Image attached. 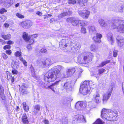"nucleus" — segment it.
Segmentation results:
<instances>
[{"label":"nucleus","mask_w":124,"mask_h":124,"mask_svg":"<svg viewBox=\"0 0 124 124\" xmlns=\"http://www.w3.org/2000/svg\"><path fill=\"white\" fill-rule=\"evenodd\" d=\"M64 69V68L61 65H58L53 67L45 75L44 80L48 82L54 81L57 78L61 76L60 71L63 70Z\"/></svg>","instance_id":"1"},{"label":"nucleus","mask_w":124,"mask_h":124,"mask_svg":"<svg viewBox=\"0 0 124 124\" xmlns=\"http://www.w3.org/2000/svg\"><path fill=\"white\" fill-rule=\"evenodd\" d=\"M117 112L110 109L103 108L101 112V117L104 120L108 121H114L117 119Z\"/></svg>","instance_id":"2"},{"label":"nucleus","mask_w":124,"mask_h":124,"mask_svg":"<svg viewBox=\"0 0 124 124\" xmlns=\"http://www.w3.org/2000/svg\"><path fill=\"white\" fill-rule=\"evenodd\" d=\"M96 86L95 84L93 83L92 81H85L80 86V91L84 95L89 93L90 88H94Z\"/></svg>","instance_id":"3"},{"label":"nucleus","mask_w":124,"mask_h":124,"mask_svg":"<svg viewBox=\"0 0 124 124\" xmlns=\"http://www.w3.org/2000/svg\"><path fill=\"white\" fill-rule=\"evenodd\" d=\"M112 29L117 28V31L120 33H124V21L118 19L116 20L111 25Z\"/></svg>","instance_id":"4"},{"label":"nucleus","mask_w":124,"mask_h":124,"mask_svg":"<svg viewBox=\"0 0 124 124\" xmlns=\"http://www.w3.org/2000/svg\"><path fill=\"white\" fill-rule=\"evenodd\" d=\"M114 87V84H111L109 87L107 92L103 94L102 100L103 104L105 103L109 98L111 95Z\"/></svg>","instance_id":"5"},{"label":"nucleus","mask_w":124,"mask_h":124,"mask_svg":"<svg viewBox=\"0 0 124 124\" xmlns=\"http://www.w3.org/2000/svg\"><path fill=\"white\" fill-rule=\"evenodd\" d=\"M82 54L83 60H84L83 64H86L90 62L92 60V54L90 52L83 53Z\"/></svg>","instance_id":"6"},{"label":"nucleus","mask_w":124,"mask_h":124,"mask_svg":"<svg viewBox=\"0 0 124 124\" xmlns=\"http://www.w3.org/2000/svg\"><path fill=\"white\" fill-rule=\"evenodd\" d=\"M82 54L83 60H84L83 64H86L90 62L92 60V54L90 52L83 53Z\"/></svg>","instance_id":"7"},{"label":"nucleus","mask_w":124,"mask_h":124,"mask_svg":"<svg viewBox=\"0 0 124 124\" xmlns=\"http://www.w3.org/2000/svg\"><path fill=\"white\" fill-rule=\"evenodd\" d=\"M19 25L24 29H28L32 25V22L30 20L23 21L20 23Z\"/></svg>","instance_id":"8"},{"label":"nucleus","mask_w":124,"mask_h":124,"mask_svg":"<svg viewBox=\"0 0 124 124\" xmlns=\"http://www.w3.org/2000/svg\"><path fill=\"white\" fill-rule=\"evenodd\" d=\"M69 3L70 4H74L77 3L79 4L80 5L83 6H85L86 4V2L88 0H68Z\"/></svg>","instance_id":"9"},{"label":"nucleus","mask_w":124,"mask_h":124,"mask_svg":"<svg viewBox=\"0 0 124 124\" xmlns=\"http://www.w3.org/2000/svg\"><path fill=\"white\" fill-rule=\"evenodd\" d=\"M90 12L88 10H83L82 11H79L78 12L79 15L84 18H87L89 16Z\"/></svg>","instance_id":"10"},{"label":"nucleus","mask_w":124,"mask_h":124,"mask_svg":"<svg viewBox=\"0 0 124 124\" xmlns=\"http://www.w3.org/2000/svg\"><path fill=\"white\" fill-rule=\"evenodd\" d=\"M72 13L71 10L70 9L67 8L63 12L59 14L58 15V17L59 18H61L66 16L70 15Z\"/></svg>","instance_id":"11"},{"label":"nucleus","mask_w":124,"mask_h":124,"mask_svg":"<svg viewBox=\"0 0 124 124\" xmlns=\"http://www.w3.org/2000/svg\"><path fill=\"white\" fill-rule=\"evenodd\" d=\"M64 89L67 91H71L72 89V87L70 81H67L64 83L63 86Z\"/></svg>","instance_id":"12"},{"label":"nucleus","mask_w":124,"mask_h":124,"mask_svg":"<svg viewBox=\"0 0 124 124\" xmlns=\"http://www.w3.org/2000/svg\"><path fill=\"white\" fill-rule=\"evenodd\" d=\"M75 69L74 67H71L68 69L66 70L65 77H69L71 76L75 72Z\"/></svg>","instance_id":"13"},{"label":"nucleus","mask_w":124,"mask_h":124,"mask_svg":"<svg viewBox=\"0 0 124 124\" xmlns=\"http://www.w3.org/2000/svg\"><path fill=\"white\" fill-rule=\"evenodd\" d=\"M116 42L119 46H122L124 44V39L122 36H118L116 38Z\"/></svg>","instance_id":"14"},{"label":"nucleus","mask_w":124,"mask_h":124,"mask_svg":"<svg viewBox=\"0 0 124 124\" xmlns=\"http://www.w3.org/2000/svg\"><path fill=\"white\" fill-rule=\"evenodd\" d=\"M76 120L80 122L85 123L86 122V120L84 116L82 115H77L74 116Z\"/></svg>","instance_id":"15"},{"label":"nucleus","mask_w":124,"mask_h":124,"mask_svg":"<svg viewBox=\"0 0 124 124\" xmlns=\"http://www.w3.org/2000/svg\"><path fill=\"white\" fill-rule=\"evenodd\" d=\"M93 101L97 103H99L100 102V94L98 93L94 94L93 95Z\"/></svg>","instance_id":"16"},{"label":"nucleus","mask_w":124,"mask_h":124,"mask_svg":"<svg viewBox=\"0 0 124 124\" xmlns=\"http://www.w3.org/2000/svg\"><path fill=\"white\" fill-rule=\"evenodd\" d=\"M86 105V102L79 101L77 103L75 107L76 108L79 109H80L82 107H83V108L85 107Z\"/></svg>","instance_id":"17"},{"label":"nucleus","mask_w":124,"mask_h":124,"mask_svg":"<svg viewBox=\"0 0 124 124\" xmlns=\"http://www.w3.org/2000/svg\"><path fill=\"white\" fill-rule=\"evenodd\" d=\"M105 70L103 68L99 69L97 71H95L93 73V75L95 77H97L101 75L103 73L105 72Z\"/></svg>","instance_id":"18"},{"label":"nucleus","mask_w":124,"mask_h":124,"mask_svg":"<svg viewBox=\"0 0 124 124\" xmlns=\"http://www.w3.org/2000/svg\"><path fill=\"white\" fill-rule=\"evenodd\" d=\"M107 40L112 45L113 44L114 39L113 38V36L112 34L111 33H108L107 36Z\"/></svg>","instance_id":"19"},{"label":"nucleus","mask_w":124,"mask_h":124,"mask_svg":"<svg viewBox=\"0 0 124 124\" xmlns=\"http://www.w3.org/2000/svg\"><path fill=\"white\" fill-rule=\"evenodd\" d=\"M4 92L3 87L2 85H0V97L2 100H5L6 97L4 94Z\"/></svg>","instance_id":"20"},{"label":"nucleus","mask_w":124,"mask_h":124,"mask_svg":"<svg viewBox=\"0 0 124 124\" xmlns=\"http://www.w3.org/2000/svg\"><path fill=\"white\" fill-rule=\"evenodd\" d=\"M41 107L40 105L39 104H37L34 106L33 112L35 114L37 113L40 110Z\"/></svg>","instance_id":"21"},{"label":"nucleus","mask_w":124,"mask_h":124,"mask_svg":"<svg viewBox=\"0 0 124 124\" xmlns=\"http://www.w3.org/2000/svg\"><path fill=\"white\" fill-rule=\"evenodd\" d=\"M21 119L22 121L24 124H26L29 123V122L26 114H24L23 115Z\"/></svg>","instance_id":"22"},{"label":"nucleus","mask_w":124,"mask_h":124,"mask_svg":"<svg viewBox=\"0 0 124 124\" xmlns=\"http://www.w3.org/2000/svg\"><path fill=\"white\" fill-rule=\"evenodd\" d=\"M20 90L21 93L22 94H26L29 93L27 90L26 88L23 85H22V88L20 89Z\"/></svg>","instance_id":"23"},{"label":"nucleus","mask_w":124,"mask_h":124,"mask_svg":"<svg viewBox=\"0 0 124 124\" xmlns=\"http://www.w3.org/2000/svg\"><path fill=\"white\" fill-rule=\"evenodd\" d=\"M65 40L63 39L60 41L59 43V47L62 48H65L67 47L68 45L66 44Z\"/></svg>","instance_id":"24"},{"label":"nucleus","mask_w":124,"mask_h":124,"mask_svg":"<svg viewBox=\"0 0 124 124\" xmlns=\"http://www.w3.org/2000/svg\"><path fill=\"white\" fill-rule=\"evenodd\" d=\"M98 21L101 26L105 27L107 25L106 23L102 19H99L98 20Z\"/></svg>","instance_id":"25"},{"label":"nucleus","mask_w":124,"mask_h":124,"mask_svg":"<svg viewBox=\"0 0 124 124\" xmlns=\"http://www.w3.org/2000/svg\"><path fill=\"white\" fill-rule=\"evenodd\" d=\"M88 29L89 32L91 33H95L96 32L95 28L94 26H89Z\"/></svg>","instance_id":"26"},{"label":"nucleus","mask_w":124,"mask_h":124,"mask_svg":"<svg viewBox=\"0 0 124 124\" xmlns=\"http://www.w3.org/2000/svg\"><path fill=\"white\" fill-rule=\"evenodd\" d=\"M31 74L32 76L34 78L36 77L35 70L33 66L31 65L30 68Z\"/></svg>","instance_id":"27"},{"label":"nucleus","mask_w":124,"mask_h":124,"mask_svg":"<svg viewBox=\"0 0 124 124\" xmlns=\"http://www.w3.org/2000/svg\"><path fill=\"white\" fill-rule=\"evenodd\" d=\"M42 83L41 84H40V85L43 88H46V89H48L50 88L52 90H53V85H49L47 86H46V85L45 84H42V81L41 82Z\"/></svg>","instance_id":"28"},{"label":"nucleus","mask_w":124,"mask_h":124,"mask_svg":"<svg viewBox=\"0 0 124 124\" xmlns=\"http://www.w3.org/2000/svg\"><path fill=\"white\" fill-rule=\"evenodd\" d=\"M110 62V60H107L105 61L102 62L97 67H101L104 66L106 64L109 63Z\"/></svg>","instance_id":"29"},{"label":"nucleus","mask_w":124,"mask_h":124,"mask_svg":"<svg viewBox=\"0 0 124 124\" xmlns=\"http://www.w3.org/2000/svg\"><path fill=\"white\" fill-rule=\"evenodd\" d=\"M82 57V54H80L78 57L77 62L83 64L84 60H83L82 57Z\"/></svg>","instance_id":"30"},{"label":"nucleus","mask_w":124,"mask_h":124,"mask_svg":"<svg viewBox=\"0 0 124 124\" xmlns=\"http://www.w3.org/2000/svg\"><path fill=\"white\" fill-rule=\"evenodd\" d=\"M23 37L24 39L26 41L30 39V36H28L27 34L25 32L23 33Z\"/></svg>","instance_id":"31"},{"label":"nucleus","mask_w":124,"mask_h":124,"mask_svg":"<svg viewBox=\"0 0 124 124\" xmlns=\"http://www.w3.org/2000/svg\"><path fill=\"white\" fill-rule=\"evenodd\" d=\"M38 63L39 65L41 67H46L44 61L42 60H39L38 62Z\"/></svg>","instance_id":"32"},{"label":"nucleus","mask_w":124,"mask_h":124,"mask_svg":"<svg viewBox=\"0 0 124 124\" xmlns=\"http://www.w3.org/2000/svg\"><path fill=\"white\" fill-rule=\"evenodd\" d=\"M44 61L46 66L50 65L52 63L51 60L49 59H47Z\"/></svg>","instance_id":"33"},{"label":"nucleus","mask_w":124,"mask_h":124,"mask_svg":"<svg viewBox=\"0 0 124 124\" xmlns=\"http://www.w3.org/2000/svg\"><path fill=\"white\" fill-rule=\"evenodd\" d=\"M74 20L73 21L72 23V24L73 25L79 26L78 23H79V21L78 20H76L75 18H74Z\"/></svg>","instance_id":"34"},{"label":"nucleus","mask_w":124,"mask_h":124,"mask_svg":"<svg viewBox=\"0 0 124 124\" xmlns=\"http://www.w3.org/2000/svg\"><path fill=\"white\" fill-rule=\"evenodd\" d=\"M11 37V35L10 34H8L7 35H4L1 36L5 40L10 39Z\"/></svg>","instance_id":"35"},{"label":"nucleus","mask_w":124,"mask_h":124,"mask_svg":"<svg viewBox=\"0 0 124 124\" xmlns=\"http://www.w3.org/2000/svg\"><path fill=\"white\" fill-rule=\"evenodd\" d=\"M24 110L26 112H28L29 110V108L28 106L26 105V102H24L23 103Z\"/></svg>","instance_id":"36"},{"label":"nucleus","mask_w":124,"mask_h":124,"mask_svg":"<svg viewBox=\"0 0 124 124\" xmlns=\"http://www.w3.org/2000/svg\"><path fill=\"white\" fill-rule=\"evenodd\" d=\"M90 48L91 51H95L97 49L96 46L94 44L90 46Z\"/></svg>","instance_id":"37"},{"label":"nucleus","mask_w":124,"mask_h":124,"mask_svg":"<svg viewBox=\"0 0 124 124\" xmlns=\"http://www.w3.org/2000/svg\"><path fill=\"white\" fill-rule=\"evenodd\" d=\"M103 122L100 119H98L93 124H103Z\"/></svg>","instance_id":"38"},{"label":"nucleus","mask_w":124,"mask_h":124,"mask_svg":"<svg viewBox=\"0 0 124 124\" xmlns=\"http://www.w3.org/2000/svg\"><path fill=\"white\" fill-rule=\"evenodd\" d=\"M15 2V0H7L6 3L7 4H8L9 6L11 5Z\"/></svg>","instance_id":"39"},{"label":"nucleus","mask_w":124,"mask_h":124,"mask_svg":"<svg viewBox=\"0 0 124 124\" xmlns=\"http://www.w3.org/2000/svg\"><path fill=\"white\" fill-rule=\"evenodd\" d=\"M93 40L96 42L99 43L101 41V39L97 37L96 36L94 37L93 38Z\"/></svg>","instance_id":"40"},{"label":"nucleus","mask_w":124,"mask_h":124,"mask_svg":"<svg viewBox=\"0 0 124 124\" xmlns=\"http://www.w3.org/2000/svg\"><path fill=\"white\" fill-rule=\"evenodd\" d=\"M20 60L24 64V65L25 66H27V62L25 60H24L23 58L21 57L20 56L19 57Z\"/></svg>","instance_id":"41"},{"label":"nucleus","mask_w":124,"mask_h":124,"mask_svg":"<svg viewBox=\"0 0 124 124\" xmlns=\"http://www.w3.org/2000/svg\"><path fill=\"white\" fill-rule=\"evenodd\" d=\"M89 107L90 108H93L94 106V104L93 103V101H90L88 104Z\"/></svg>","instance_id":"42"},{"label":"nucleus","mask_w":124,"mask_h":124,"mask_svg":"<svg viewBox=\"0 0 124 124\" xmlns=\"http://www.w3.org/2000/svg\"><path fill=\"white\" fill-rule=\"evenodd\" d=\"M22 53L20 51H17L15 53V55L16 57H20Z\"/></svg>","instance_id":"43"},{"label":"nucleus","mask_w":124,"mask_h":124,"mask_svg":"<svg viewBox=\"0 0 124 124\" xmlns=\"http://www.w3.org/2000/svg\"><path fill=\"white\" fill-rule=\"evenodd\" d=\"M85 21L79 20V23H78L79 26H84L85 25Z\"/></svg>","instance_id":"44"},{"label":"nucleus","mask_w":124,"mask_h":124,"mask_svg":"<svg viewBox=\"0 0 124 124\" xmlns=\"http://www.w3.org/2000/svg\"><path fill=\"white\" fill-rule=\"evenodd\" d=\"M118 11L120 12H122L123 11L124 9V6L123 5L119 6L118 8Z\"/></svg>","instance_id":"45"},{"label":"nucleus","mask_w":124,"mask_h":124,"mask_svg":"<svg viewBox=\"0 0 124 124\" xmlns=\"http://www.w3.org/2000/svg\"><path fill=\"white\" fill-rule=\"evenodd\" d=\"M74 18L73 17H70L67 19L66 21L68 23H71L72 24V22L74 20Z\"/></svg>","instance_id":"46"},{"label":"nucleus","mask_w":124,"mask_h":124,"mask_svg":"<svg viewBox=\"0 0 124 124\" xmlns=\"http://www.w3.org/2000/svg\"><path fill=\"white\" fill-rule=\"evenodd\" d=\"M12 66L14 68H17V65L16 64V63L14 60H13L12 62Z\"/></svg>","instance_id":"47"},{"label":"nucleus","mask_w":124,"mask_h":124,"mask_svg":"<svg viewBox=\"0 0 124 124\" xmlns=\"http://www.w3.org/2000/svg\"><path fill=\"white\" fill-rule=\"evenodd\" d=\"M81 31L82 33L85 34L86 32V29L83 27H81Z\"/></svg>","instance_id":"48"},{"label":"nucleus","mask_w":124,"mask_h":124,"mask_svg":"<svg viewBox=\"0 0 124 124\" xmlns=\"http://www.w3.org/2000/svg\"><path fill=\"white\" fill-rule=\"evenodd\" d=\"M6 1L7 0H0V4L5 6L7 4Z\"/></svg>","instance_id":"49"},{"label":"nucleus","mask_w":124,"mask_h":124,"mask_svg":"<svg viewBox=\"0 0 124 124\" xmlns=\"http://www.w3.org/2000/svg\"><path fill=\"white\" fill-rule=\"evenodd\" d=\"M16 16L18 18L21 19L23 18L24 17L23 15H22L20 13H17L16 14Z\"/></svg>","instance_id":"50"},{"label":"nucleus","mask_w":124,"mask_h":124,"mask_svg":"<svg viewBox=\"0 0 124 124\" xmlns=\"http://www.w3.org/2000/svg\"><path fill=\"white\" fill-rule=\"evenodd\" d=\"M6 73L7 75V79L9 80L12 78V75L8 71Z\"/></svg>","instance_id":"51"},{"label":"nucleus","mask_w":124,"mask_h":124,"mask_svg":"<svg viewBox=\"0 0 124 124\" xmlns=\"http://www.w3.org/2000/svg\"><path fill=\"white\" fill-rule=\"evenodd\" d=\"M118 51L117 50H115L114 49L113 51V56L114 57H116L117 55V53Z\"/></svg>","instance_id":"52"},{"label":"nucleus","mask_w":124,"mask_h":124,"mask_svg":"<svg viewBox=\"0 0 124 124\" xmlns=\"http://www.w3.org/2000/svg\"><path fill=\"white\" fill-rule=\"evenodd\" d=\"M67 101L66 99H63L62 100V103L64 105H66L67 104Z\"/></svg>","instance_id":"53"},{"label":"nucleus","mask_w":124,"mask_h":124,"mask_svg":"<svg viewBox=\"0 0 124 124\" xmlns=\"http://www.w3.org/2000/svg\"><path fill=\"white\" fill-rule=\"evenodd\" d=\"M0 19L2 22H4L6 20L7 18L6 16H1Z\"/></svg>","instance_id":"54"},{"label":"nucleus","mask_w":124,"mask_h":124,"mask_svg":"<svg viewBox=\"0 0 124 124\" xmlns=\"http://www.w3.org/2000/svg\"><path fill=\"white\" fill-rule=\"evenodd\" d=\"M7 10L4 8H2L0 10V13L3 14L4 13L7 12Z\"/></svg>","instance_id":"55"},{"label":"nucleus","mask_w":124,"mask_h":124,"mask_svg":"<svg viewBox=\"0 0 124 124\" xmlns=\"http://www.w3.org/2000/svg\"><path fill=\"white\" fill-rule=\"evenodd\" d=\"M75 48H76L78 50H80L81 48V46L79 44H76Z\"/></svg>","instance_id":"56"},{"label":"nucleus","mask_w":124,"mask_h":124,"mask_svg":"<svg viewBox=\"0 0 124 124\" xmlns=\"http://www.w3.org/2000/svg\"><path fill=\"white\" fill-rule=\"evenodd\" d=\"M2 56L3 58L5 60H6L8 57L7 55L5 53H2Z\"/></svg>","instance_id":"57"},{"label":"nucleus","mask_w":124,"mask_h":124,"mask_svg":"<svg viewBox=\"0 0 124 124\" xmlns=\"http://www.w3.org/2000/svg\"><path fill=\"white\" fill-rule=\"evenodd\" d=\"M11 46L9 45H7L4 46L3 47V49L6 50L7 49H9L11 48Z\"/></svg>","instance_id":"58"},{"label":"nucleus","mask_w":124,"mask_h":124,"mask_svg":"<svg viewBox=\"0 0 124 124\" xmlns=\"http://www.w3.org/2000/svg\"><path fill=\"white\" fill-rule=\"evenodd\" d=\"M96 36L99 39H101L102 37V36L101 34L99 33H97L96 34Z\"/></svg>","instance_id":"59"},{"label":"nucleus","mask_w":124,"mask_h":124,"mask_svg":"<svg viewBox=\"0 0 124 124\" xmlns=\"http://www.w3.org/2000/svg\"><path fill=\"white\" fill-rule=\"evenodd\" d=\"M12 72L13 74L16 75L17 74L18 72L15 69L13 70Z\"/></svg>","instance_id":"60"},{"label":"nucleus","mask_w":124,"mask_h":124,"mask_svg":"<svg viewBox=\"0 0 124 124\" xmlns=\"http://www.w3.org/2000/svg\"><path fill=\"white\" fill-rule=\"evenodd\" d=\"M6 52L7 54L9 55H10L12 53L11 51L10 50H6Z\"/></svg>","instance_id":"61"},{"label":"nucleus","mask_w":124,"mask_h":124,"mask_svg":"<svg viewBox=\"0 0 124 124\" xmlns=\"http://www.w3.org/2000/svg\"><path fill=\"white\" fill-rule=\"evenodd\" d=\"M27 48L28 50L29 51L31 50L32 49V47L31 46V44L28 45L27 46Z\"/></svg>","instance_id":"62"},{"label":"nucleus","mask_w":124,"mask_h":124,"mask_svg":"<svg viewBox=\"0 0 124 124\" xmlns=\"http://www.w3.org/2000/svg\"><path fill=\"white\" fill-rule=\"evenodd\" d=\"M38 36V35L37 34H34L33 35L30 36V38H35L36 37Z\"/></svg>","instance_id":"63"},{"label":"nucleus","mask_w":124,"mask_h":124,"mask_svg":"<svg viewBox=\"0 0 124 124\" xmlns=\"http://www.w3.org/2000/svg\"><path fill=\"white\" fill-rule=\"evenodd\" d=\"M27 41H29V42L30 44H32L34 42V40L33 39H31V38H30V39L28 40Z\"/></svg>","instance_id":"64"}]
</instances>
